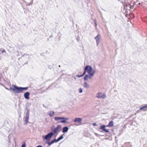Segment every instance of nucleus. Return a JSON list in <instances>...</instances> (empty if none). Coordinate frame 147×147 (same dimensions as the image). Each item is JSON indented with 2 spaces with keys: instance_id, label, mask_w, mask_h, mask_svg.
<instances>
[{
  "instance_id": "nucleus-1",
  "label": "nucleus",
  "mask_w": 147,
  "mask_h": 147,
  "mask_svg": "<svg viewBox=\"0 0 147 147\" xmlns=\"http://www.w3.org/2000/svg\"><path fill=\"white\" fill-rule=\"evenodd\" d=\"M61 127V125H58L56 127L54 126L51 127V131L48 133L46 135L42 136L44 139H51L52 137L57 134Z\"/></svg>"
},
{
  "instance_id": "nucleus-2",
  "label": "nucleus",
  "mask_w": 147,
  "mask_h": 147,
  "mask_svg": "<svg viewBox=\"0 0 147 147\" xmlns=\"http://www.w3.org/2000/svg\"><path fill=\"white\" fill-rule=\"evenodd\" d=\"M12 86L14 88L10 87L9 90H12L14 92L17 93H22L23 92L24 90H27L28 88V87H19L14 84Z\"/></svg>"
},
{
  "instance_id": "nucleus-3",
  "label": "nucleus",
  "mask_w": 147,
  "mask_h": 147,
  "mask_svg": "<svg viewBox=\"0 0 147 147\" xmlns=\"http://www.w3.org/2000/svg\"><path fill=\"white\" fill-rule=\"evenodd\" d=\"M55 120L58 122H60L62 123H67L66 120H69V119L63 117H55Z\"/></svg>"
},
{
  "instance_id": "nucleus-4",
  "label": "nucleus",
  "mask_w": 147,
  "mask_h": 147,
  "mask_svg": "<svg viewBox=\"0 0 147 147\" xmlns=\"http://www.w3.org/2000/svg\"><path fill=\"white\" fill-rule=\"evenodd\" d=\"M29 116V110L27 109V112L26 115V117L25 120V124L26 125L28 122V119Z\"/></svg>"
},
{
  "instance_id": "nucleus-5",
  "label": "nucleus",
  "mask_w": 147,
  "mask_h": 147,
  "mask_svg": "<svg viewBox=\"0 0 147 147\" xmlns=\"http://www.w3.org/2000/svg\"><path fill=\"white\" fill-rule=\"evenodd\" d=\"M96 97L98 98L104 99L106 97V94L105 93L102 94L101 92H99L97 94Z\"/></svg>"
},
{
  "instance_id": "nucleus-6",
  "label": "nucleus",
  "mask_w": 147,
  "mask_h": 147,
  "mask_svg": "<svg viewBox=\"0 0 147 147\" xmlns=\"http://www.w3.org/2000/svg\"><path fill=\"white\" fill-rule=\"evenodd\" d=\"M106 126H107V125H102L100 126V129L102 130V131H104L107 133H109V130L105 129Z\"/></svg>"
},
{
  "instance_id": "nucleus-7",
  "label": "nucleus",
  "mask_w": 147,
  "mask_h": 147,
  "mask_svg": "<svg viewBox=\"0 0 147 147\" xmlns=\"http://www.w3.org/2000/svg\"><path fill=\"white\" fill-rule=\"evenodd\" d=\"M92 67L90 66L86 65L84 69L86 70L88 74H89L92 71Z\"/></svg>"
},
{
  "instance_id": "nucleus-8",
  "label": "nucleus",
  "mask_w": 147,
  "mask_h": 147,
  "mask_svg": "<svg viewBox=\"0 0 147 147\" xmlns=\"http://www.w3.org/2000/svg\"><path fill=\"white\" fill-rule=\"evenodd\" d=\"M43 140H47V141L45 142V143L46 144H47L49 146H50L52 144H54L53 140H52L51 142H50V140L51 139H44L43 138Z\"/></svg>"
},
{
  "instance_id": "nucleus-9",
  "label": "nucleus",
  "mask_w": 147,
  "mask_h": 147,
  "mask_svg": "<svg viewBox=\"0 0 147 147\" xmlns=\"http://www.w3.org/2000/svg\"><path fill=\"white\" fill-rule=\"evenodd\" d=\"M30 95V92H27L25 93L24 94V97L26 99H29V96Z\"/></svg>"
},
{
  "instance_id": "nucleus-10",
  "label": "nucleus",
  "mask_w": 147,
  "mask_h": 147,
  "mask_svg": "<svg viewBox=\"0 0 147 147\" xmlns=\"http://www.w3.org/2000/svg\"><path fill=\"white\" fill-rule=\"evenodd\" d=\"M88 75H86L84 78V80L85 81H87L88 78L91 79L92 78V76L90 75L89 73L88 74Z\"/></svg>"
},
{
  "instance_id": "nucleus-11",
  "label": "nucleus",
  "mask_w": 147,
  "mask_h": 147,
  "mask_svg": "<svg viewBox=\"0 0 147 147\" xmlns=\"http://www.w3.org/2000/svg\"><path fill=\"white\" fill-rule=\"evenodd\" d=\"M82 121V119L80 118H76L74 120L75 122H78L80 123Z\"/></svg>"
},
{
  "instance_id": "nucleus-12",
  "label": "nucleus",
  "mask_w": 147,
  "mask_h": 147,
  "mask_svg": "<svg viewBox=\"0 0 147 147\" xmlns=\"http://www.w3.org/2000/svg\"><path fill=\"white\" fill-rule=\"evenodd\" d=\"M99 35L98 34L96 36L95 38V39L96 40L97 45L98 46L100 42V40L99 39Z\"/></svg>"
},
{
  "instance_id": "nucleus-13",
  "label": "nucleus",
  "mask_w": 147,
  "mask_h": 147,
  "mask_svg": "<svg viewBox=\"0 0 147 147\" xmlns=\"http://www.w3.org/2000/svg\"><path fill=\"white\" fill-rule=\"evenodd\" d=\"M68 129L69 128L67 127H65L63 128L62 132L63 133L66 132L68 131Z\"/></svg>"
},
{
  "instance_id": "nucleus-14",
  "label": "nucleus",
  "mask_w": 147,
  "mask_h": 147,
  "mask_svg": "<svg viewBox=\"0 0 147 147\" xmlns=\"http://www.w3.org/2000/svg\"><path fill=\"white\" fill-rule=\"evenodd\" d=\"M55 114V112L52 111H50L49 113L48 114L51 117H53Z\"/></svg>"
},
{
  "instance_id": "nucleus-15",
  "label": "nucleus",
  "mask_w": 147,
  "mask_h": 147,
  "mask_svg": "<svg viewBox=\"0 0 147 147\" xmlns=\"http://www.w3.org/2000/svg\"><path fill=\"white\" fill-rule=\"evenodd\" d=\"M147 108V105H146L142 107H141L140 108V110H142L143 109V111H147V110L146 109Z\"/></svg>"
},
{
  "instance_id": "nucleus-16",
  "label": "nucleus",
  "mask_w": 147,
  "mask_h": 147,
  "mask_svg": "<svg viewBox=\"0 0 147 147\" xmlns=\"http://www.w3.org/2000/svg\"><path fill=\"white\" fill-rule=\"evenodd\" d=\"M113 126V122L112 121H111L107 125V126L108 127H111Z\"/></svg>"
},
{
  "instance_id": "nucleus-17",
  "label": "nucleus",
  "mask_w": 147,
  "mask_h": 147,
  "mask_svg": "<svg viewBox=\"0 0 147 147\" xmlns=\"http://www.w3.org/2000/svg\"><path fill=\"white\" fill-rule=\"evenodd\" d=\"M95 73V71L94 69H93L92 68V70L91 71V72H90V73L89 74H90L92 76H94V74Z\"/></svg>"
},
{
  "instance_id": "nucleus-18",
  "label": "nucleus",
  "mask_w": 147,
  "mask_h": 147,
  "mask_svg": "<svg viewBox=\"0 0 147 147\" xmlns=\"http://www.w3.org/2000/svg\"><path fill=\"white\" fill-rule=\"evenodd\" d=\"M83 86L86 88H89V85L86 82L84 83Z\"/></svg>"
},
{
  "instance_id": "nucleus-19",
  "label": "nucleus",
  "mask_w": 147,
  "mask_h": 147,
  "mask_svg": "<svg viewBox=\"0 0 147 147\" xmlns=\"http://www.w3.org/2000/svg\"><path fill=\"white\" fill-rule=\"evenodd\" d=\"M63 134L61 135L57 139L58 142H59V141L60 140H62V139H63Z\"/></svg>"
},
{
  "instance_id": "nucleus-20",
  "label": "nucleus",
  "mask_w": 147,
  "mask_h": 147,
  "mask_svg": "<svg viewBox=\"0 0 147 147\" xmlns=\"http://www.w3.org/2000/svg\"><path fill=\"white\" fill-rule=\"evenodd\" d=\"M52 140L53 142L54 143H57V142H58L57 139L55 138L54 139H53Z\"/></svg>"
},
{
  "instance_id": "nucleus-21",
  "label": "nucleus",
  "mask_w": 147,
  "mask_h": 147,
  "mask_svg": "<svg viewBox=\"0 0 147 147\" xmlns=\"http://www.w3.org/2000/svg\"><path fill=\"white\" fill-rule=\"evenodd\" d=\"M52 140L53 142L54 143H57V142H58L57 139L55 138L54 139H53Z\"/></svg>"
},
{
  "instance_id": "nucleus-22",
  "label": "nucleus",
  "mask_w": 147,
  "mask_h": 147,
  "mask_svg": "<svg viewBox=\"0 0 147 147\" xmlns=\"http://www.w3.org/2000/svg\"><path fill=\"white\" fill-rule=\"evenodd\" d=\"M79 92L80 93H81L82 92V90L81 88H80L78 90Z\"/></svg>"
},
{
  "instance_id": "nucleus-23",
  "label": "nucleus",
  "mask_w": 147,
  "mask_h": 147,
  "mask_svg": "<svg viewBox=\"0 0 147 147\" xmlns=\"http://www.w3.org/2000/svg\"><path fill=\"white\" fill-rule=\"evenodd\" d=\"M86 70H85L84 69V71L83 73V74L82 75L83 76H84L86 74Z\"/></svg>"
},
{
  "instance_id": "nucleus-24",
  "label": "nucleus",
  "mask_w": 147,
  "mask_h": 147,
  "mask_svg": "<svg viewBox=\"0 0 147 147\" xmlns=\"http://www.w3.org/2000/svg\"><path fill=\"white\" fill-rule=\"evenodd\" d=\"M26 144L25 143H24L22 144L21 146V147H26Z\"/></svg>"
},
{
  "instance_id": "nucleus-25",
  "label": "nucleus",
  "mask_w": 147,
  "mask_h": 147,
  "mask_svg": "<svg viewBox=\"0 0 147 147\" xmlns=\"http://www.w3.org/2000/svg\"><path fill=\"white\" fill-rule=\"evenodd\" d=\"M93 21L94 22L95 25L96 27L97 26V24L96 22V20L95 19L93 20Z\"/></svg>"
},
{
  "instance_id": "nucleus-26",
  "label": "nucleus",
  "mask_w": 147,
  "mask_h": 147,
  "mask_svg": "<svg viewBox=\"0 0 147 147\" xmlns=\"http://www.w3.org/2000/svg\"><path fill=\"white\" fill-rule=\"evenodd\" d=\"M76 76L78 78H80L81 77L83 76L82 75H78Z\"/></svg>"
},
{
  "instance_id": "nucleus-27",
  "label": "nucleus",
  "mask_w": 147,
  "mask_h": 147,
  "mask_svg": "<svg viewBox=\"0 0 147 147\" xmlns=\"http://www.w3.org/2000/svg\"><path fill=\"white\" fill-rule=\"evenodd\" d=\"M126 5L127 6V5H129L130 9H132L133 8V6H131L129 4H128V5Z\"/></svg>"
},
{
  "instance_id": "nucleus-28",
  "label": "nucleus",
  "mask_w": 147,
  "mask_h": 147,
  "mask_svg": "<svg viewBox=\"0 0 147 147\" xmlns=\"http://www.w3.org/2000/svg\"><path fill=\"white\" fill-rule=\"evenodd\" d=\"M93 125L94 126H96L97 125L96 123H93Z\"/></svg>"
},
{
  "instance_id": "nucleus-29",
  "label": "nucleus",
  "mask_w": 147,
  "mask_h": 147,
  "mask_svg": "<svg viewBox=\"0 0 147 147\" xmlns=\"http://www.w3.org/2000/svg\"><path fill=\"white\" fill-rule=\"evenodd\" d=\"M5 52H6L5 50V49H3L1 51V53H5Z\"/></svg>"
},
{
  "instance_id": "nucleus-30",
  "label": "nucleus",
  "mask_w": 147,
  "mask_h": 147,
  "mask_svg": "<svg viewBox=\"0 0 147 147\" xmlns=\"http://www.w3.org/2000/svg\"><path fill=\"white\" fill-rule=\"evenodd\" d=\"M20 54H21L22 55V57H23L24 56V54L23 55L22 53L21 52H20Z\"/></svg>"
},
{
  "instance_id": "nucleus-31",
  "label": "nucleus",
  "mask_w": 147,
  "mask_h": 147,
  "mask_svg": "<svg viewBox=\"0 0 147 147\" xmlns=\"http://www.w3.org/2000/svg\"><path fill=\"white\" fill-rule=\"evenodd\" d=\"M36 147H42V145H38Z\"/></svg>"
},
{
  "instance_id": "nucleus-32",
  "label": "nucleus",
  "mask_w": 147,
  "mask_h": 147,
  "mask_svg": "<svg viewBox=\"0 0 147 147\" xmlns=\"http://www.w3.org/2000/svg\"><path fill=\"white\" fill-rule=\"evenodd\" d=\"M24 55H29L28 54H24Z\"/></svg>"
},
{
  "instance_id": "nucleus-33",
  "label": "nucleus",
  "mask_w": 147,
  "mask_h": 147,
  "mask_svg": "<svg viewBox=\"0 0 147 147\" xmlns=\"http://www.w3.org/2000/svg\"><path fill=\"white\" fill-rule=\"evenodd\" d=\"M5 88L6 89H7V90H9V89L8 88H7L5 87Z\"/></svg>"
},
{
  "instance_id": "nucleus-34",
  "label": "nucleus",
  "mask_w": 147,
  "mask_h": 147,
  "mask_svg": "<svg viewBox=\"0 0 147 147\" xmlns=\"http://www.w3.org/2000/svg\"><path fill=\"white\" fill-rule=\"evenodd\" d=\"M43 106L45 108H47L46 107L45 105H43Z\"/></svg>"
},
{
  "instance_id": "nucleus-35",
  "label": "nucleus",
  "mask_w": 147,
  "mask_h": 147,
  "mask_svg": "<svg viewBox=\"0 0 147 147\" xmlns=\"http://www.w3.org/2000/svg\"><path fill=\"white\" fill-rule=\"evenodd\" d=\"M77 41H79V38H77Z\"/></svg>"
},
{
  "instance_id": "nucleus-36",
  "label": "nucleus",
  "mask_w": 147,
  "mask_h": 147,
  "mask_svg": "<svg viewBox=\"0 0 147 147\" xmlns=\"http://www.w3.org/2000/svg\"><path fill=\"white\" fill-rule=\"evenodd\" d=\"M140 110H138L137 111V113H138L140 112Z\"/></svg>"
},
{
  "instance_id": "nucleus-37",
  "label": "nucleus",
  "mask_w": 147,
  "mask_h": 147,
  "mask_svg": "<svg viewBox=\"0 0 147 147\" xmlns=\"http://www.w3.org/2000/svg\"><path fill=\"white\" fill-rule=\"evenodd\" d=\"M21 58V57L19 58L18 59V60L19 61L20 60V59Z\"/></svg>"
},
{
  "instance_id": "nucleus-38",
  "label": "nucleus",
  "mask_w": 147,
  "mask_h": 147,
  "mask_svg": "<svg viewBox=\"0 0 147 147\" xmlns=\"http://www.w3.org/2000/svg\"><path fill=\"white\" fill-rule=\"evenodd\" d=\"M32 3H29V4H28V5H30Z\"/></svg>"
},
{
  "instance_id": "nucleus-39",
  "label": "nucleus",
  "mask_w": 147,
  "mask_h": 147,
  "mask_svg": "<svg viewBox=\"0 0 147 147\" xmlns=\"http://www.w3.org/2000/svg\"><path fill=\"white\" fill-rule=\"evenodd\" d=\"M28 63V62H26V63H24V64H27Z\"/></svg>"
},
{
  "instance_id": "nucleus-40",
  "label": "nucleus",
  "mask_w": 147,
  "mask_h": 147,
  "mask_svg": "<svg viewBox=\"0 0 147 147\" xmlns=\"http://www.w3.org/2000/svg\"><path fill=\"white\" fill-rule=\"evenodd\" d=\"M95 134L96 136H97L98 134L96 133H95Z\"/></svg>"
},
{
  "instance_id": "nucleus-41",
  "label": "nucleus",
  "mask_w": 147,
  "mask_h": 147,
  "mask_svg": "<svg viewBox=\"0 0 147 147\" xmlns=\"http://www.w3.org/2000/svg\"><path fill=\"white\" fill-rule=\"evenodd\" d=\"M74 78L75 80H76V77H74Z\"/></svg>"
},
{
  "instance_id": "nucleus-42",
  "label": "nucleus",
  "mask_w": 147,
  "mask_h": 147,
  "mask_svg": "<svg viewBox=\"0 0 147 147\" xmlns=\"http://www.w3.org/2000/svg\"><path fill=\"white\" fill-rule=\"evenodd\" d=\"M9 136L10 135H9L8 136V138L9 139Z\"/></svg>"
},
{
  "instance_id": "nucleus-43",
  "label": "nucleus",
  "mask_w": 147,
  "mask_h": 147,
  "mask_svg": "<svg viewBox=\"0 0 147 147\" xmlns=\"http://www.w3.org/2000/svg\"><path fill=\"white\" fill-rule=\"evenodd\" d=\"M17 55L19 56V53H18V54Z\"/></svg>"
},
{
  "instance_id": "nucleus-44",
  "label": "nucleus",
  "mask_w": 147,
  "mask_h": 147,
  "mask_svg": "<svg viewBox=\"0 0 147 147\" xmlns=\"http://www.w3.org/2000/svg\"><path fill=\"white\" fill-rule=\"evenodd\" d=\"M61 67V66H60V65H59V67Z\"/></svg>"
},
{
  "instance_id": "nucleus-45",
  "label": "nucleus",
  "mask_w": 147,
  "mask_h": 147,
  "mask_svg": "<svg viewBox=\"0 0 147 147\" xmlns=\"http://www.w3.org/2000/svg\"><path fill=\"white\" fill-rule=\"evenodd\" d=\"M139 5H140V3H139Z\"/></svg>"
}]
</instances>
